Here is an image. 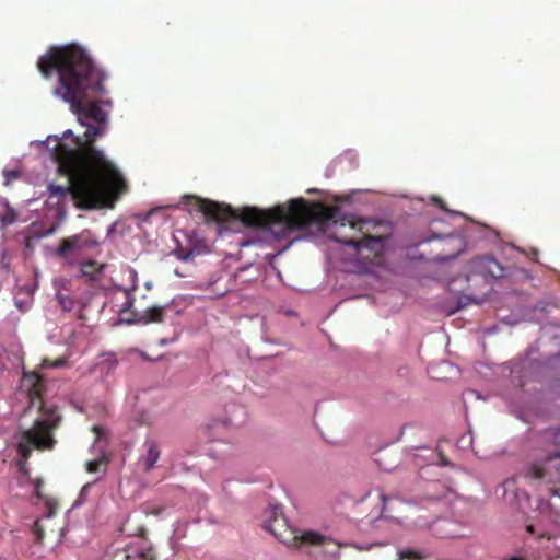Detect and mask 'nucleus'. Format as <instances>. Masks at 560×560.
I'll return each instance as SVG.
<instances>
[{
  "label": "nucleus",
  "mask_w": 560,
  "mask_h": 560,
  "mask_svg": "<svg viewBox=\"0 0 560 560\" xmlns=\"http://www.w3.org/2000/svg\"><path fill=\"white\" fill-rule=\"evenodd\" d=\"M37 69L45 79L57 74L52 94L70 105L82 126L84 138L71 130L58 141L54 158L59 173L68 177L66 186L50 184L49 200L60 206L71 196L79 209L113 208L127 191V182L117 166L94 148L95 139L104 133L107 114L98 98L106 93L105 74L86 49L77 44L54 46L37 60Z\"/></svg>",
  "instance_id": "nucleus-1"
},
{
  "label": "nucleus",
  "mask_w": 560,
  "mask_h": 560,
  "mask_svg": "<svg viewBox=\"0 0 560 560\" xmlns=\"http://www.w3.org/2000/svg\"><path fill=\"white\" fill-rule=\"evenodd\" d=\"M183 203L187 205L188 212H200L206 218L226 221L237 219L246 226L272 230L281 229L280 235L289 236L293 231L302 230L313 223H323L334 218L335 209L319 203H308L304 199L292 200L289 206L280 205L268 210L255 207L243 208L238 212L230 206L203 199L196 196H184Z\"/></svg>",
  "instance_id": "nucleus-2"
},
{
  "label": "nucleus",
  "mask_w": 560,
  "mask_h": 560,
  "mask_svg": "<svg viewBox=\"0 0 560 560\" xmlns=\"http://www.w3.org/2000/svg\"><path fill=\"white\" fill-rule=\"evenodd\" d=\"M65 365L66 360L62 358L43 359L38 370L31 372L23 370L21 387L26 390L30 399L25 412L35 413L33 424L22 431L18 443V452L24 462L30 458L33 450L52 451L58 443L55 432L61 425L62 416L56 404L44 399L46 382L39 370Z\"/></svg>",
  "instance_id": "nucleus-3"
},
{
  "label": "nucleus",
  "mask_w": 560,
  "mask_h": 560,
  "mask_svg": "<svg viewBox=\"0 0 560 560\" xmlns=\"http://www.w3.org/2000/svg\"><path fill=\"white\" fill-rule=\"evenodd\" d=\"M368 221L345 218L340 230L334 233V240L353 248L357 256L364 262L378 264L385 248L386 237L371 236L364 231Z\"/></svg>",
  "instance_id": "nucleus-4"
},
{
  "label": "nucleus",
  "mask_w": 560,
  "mask_h": 560,
  "mask_svg": "<svg viewBox=\"0 0 560 560\" xmlns=\"http://www.w3.org/2000/svg\"><path fill=\"white\" fill-rule=\"evenodd\" d=\"M264 527L276 538L289 547L301 548L306 545L326 546L331 541L330 538L319 535L316 532L307 530L299 534L289 526L280 505H269L262 515Z\"/></svg>",
  "instance_id": "nucleus-5"
},
{
  "label": "nucleus",
  "mask_w": 560,
  "mask_h": 560,
  "mask_svg": "<svg viewBox=\"0 0 560 560\" xmlns=\"http://www.w3.org/2000/svg\"><path fill=\"white\" fill-rule=\"evenodd\" d=\"M522 474L527 480L545 481L551 486L550 494L559 495L555 486L560 485V451L549 452L544 458L528 464Z\"/></svg>",
  "instance_id": "nucleus-6"
},
{
  "label": "nucleus",
  "mask_w": 560,
  "mask_h": 560,
  "mask_svg": "<svg viewBox=\"0 0 560 560\" xmlns=\"http://www.w3.org/2000/svg\"><path fill=\"white\" fill-rule=\"evenodd\" d=\"M98 246L97 237L91 230L84 229L80 233L60 240L55 255L65 260H73Z\"/></svg>",
  "instance_id": "nucleus-7"
},
{
  "label": "nucleus",
  "mask_w": 560,
  "mask_h": 560,
  "mask_svg": "<svg viewBox=\"0 0 560 560\" xmlns=\"http://www.w3.org/2000/svg\"><path fill=\"white\" fill-rule=\"evenodd\" d=\"M105 269L104 264H98L96 260H85L80 264V272L82 277L88 278L91 281H95L103 273Z\"/></svg>",
  "instance_id": "nucleus-8"
},
{
  "label": "nucleus",
  "mask_w": 560,
  "mask_h": 560,
  "mask_svg": "<svg viewBox=\"0 0 560 560\" xmlns=\"http://www.w3.org/2000/svg\"><path fill=\"white\" fill-rule=\"evenodd\" d=\"M165 307L164 306H152L143 311L137 322L143 325L151 323H162L164 320Z\"/></svg>",
  "instance_id": "nucleus-9"
},
{
  "label": "nucleus",
  "mask_w": 560,
  "mask_h": 560,
  "mask_svg": "<svg viewBox=\"0 0 560 560\" xmlns=\"http://www.w3.org/2000/svg\"><path fill=\"white\" fill-rule=\"evenodd\" d=\"M147 453L143 456V468L144 471H150L160 458L161 452L155 441L150 440L145 442Z\"/></svg>",
  "instance_id": "nucleus-10"
},
{
  "label": "nucleus",
  "mask_w": 560,
  "mask_h": 560,
  "mask_svg": "<svg viewBox=\"0 0 560 560\" xmlns=\"http://www.w3.org/2000/svg\"><path fill=\"white\" fill-rule=\"evenodd\" d=\"M469 265L471 272L467 277L468 281H470L476 276H480L485 280H488V264H486V256L474 258Z\"/></svg>",
  "instance_id": "nucleus-11"
},
{
  "label": "nucleus",
  "mask_w": 560,
  "mask_h": 560,
  "mask_svg": "<svg viewBox=\"0 0 560 560\" xmlns=\"http://www.w3.org/2000/svg\"><path fill=\"white\" fill-rule=\"evenodd\" d=\"M486 264H488V279H499L504 276L503 267L493 257L486 256Z\"/></svg>",
  "instance_id": "nucleus-12"
},
{
  "label": "nucleus",
  "mask_w": 560,
  "mask_h": 560,
  "mask_svg": "<svg viewBox=\"0 0 560 560\" xmlns=\"http://www.w3.org/2000/svg\"><path fill=\"white\" fill-rule=\"evenodd\" d=\"M107 463L108 460L103 456L94 460L88 462L85 467L89 472L95 474L100 471H105Z\"/></svg>",
  "instance_id": "nucleus-13"
},
{
  "label": "nucleus",
  "mask_w": 560,
  "mask_h": 560,
  "mask_svg": "<svg viewBox=\"0 0 560 560\" xmlns=\"http://www.w3.org/2000/svg\"><path fill=\"white\" fill-rule=\"evenodd\" d=\"M197 254L198 253L194 248L186 249L183 246H177L174 249V255L182 261L191 260L196 257Z\"/></svg>",
  "instance_id": "nucleus-14"
},
{
  "label": "nucleus",
  "mask_w": 560,
  "mask_h": 560,
  "mask_svg": "<svg viewBox=\"0 0 560 560\" xmlns=\"http://www.w3.org/2000/svg\"><path fill=\"white\" fill-rule=\"evenodd\" d=\"M58 299V303L60 305V307L66 311V312H70L73 306H74V300L69 296V295H63V294H59L57 296Z\"/></svg>",
  "instance_id": "nucleus-15"
},
{
  "label": "nucleus",
  "mask_w": 560,
  "mask_h": 560,
  "mask_svg": "<svg viewBox=\"0 0 560 560\" xmlns=\"http://www.w3.org/2000/svg\"><path fill=\"white\" fill-rule=\"evenodd\" d=\"M32 532L35 536V541L37 544H42L43 540H44V528L43 526L40 525V521L39 520H36L32 526Z\"/></svg>",
  "instance_id": "nucleus-16"
},
{
  "label": "nucleus",
  "mask_w": 560,
  "mask_h": 560,
  "mask_svg": "<svg viewBox=\"0 0 560 560\" xmlns=\"http://www.w3.org/2000/svg\"><path fill=\"white\" fill-rule=\"evenodd\" d=\"M398 555L400 560H420L422 558L420 552L410 549L401 550Z\"/></svg>",
  "instance_id": "nucleus-17"
},
{
  "label": "nucleus",
  "mask_w": 560,
  "mask_h": 560,
  "mask_svg": "<svg viewBox=\"0 0 560 560\" xmlns=\"http://www.w3.org/2000/svg\"><path fill=\"white\" fill-rule=\"evenodd\" d=\"M92 431L95 433L94 443L100 441L105 434V430L101 425H93Z\"/></svg>",
  "instance_id": "nucleus-18"
},
{
  "label": "nucleus",
  "mask_w": 560,
  "mask_h": 560,
  "mask_svg": "<svg viewBox=\"0 0 560 560\" xmlns=\"http://www.w3.org/2000/svg\"><path fill=\"white\" fill-rule=\"evenodd\" d=\"M138 560H156V559H155V556L153 555L152 550L148 549L145 551H142L139 555Z\"/></svg>",
  "instance_id": "nucleus-19"
},
{
  "label": "nucleus",
  "mask_w": 560,
  "mask_h": 560,
  "mask_svg": "<svg viewBox=\"0 0 560 560\" xmlns=\"http://www.w3.org/2000/svg\"><path fill=\"white\" fill-rule=\"evenodd\" d=\"M516 485V478H510L503 481L502 487L504 491L512 490Z\"/></svg>",
  "instance_id": "nucleus-20"
},
{
  "label": "nucleus",
  "mask_w": 560,
  "mask_h": 560,
  "mask_svg": "<svg viewBox=\"0 0 560 560\" xmlns=\"http://www.w3.org/2000/svg\"><path fill=\"white\" fill-rule=\"evenodd\" d=\"M4 174H5V177H7L5 184H9L11 178H16L18 177V172H15V171L5 172Z\"/></svg>",
  "instance_id": "nucleus-21"
},
{
  "label": "nucleus",
  "mask_w": 560,
  "mask_h": 560,
  "mask_svg": "<svg viewBox=\"0 0 560 560\" xmlns=\"http://www.w3.org/2000/svg\"><path fill=\"white\" fill-rule=\"evenodd\" d=\"M553 442L556 445H560V428L555 432Z\"/></svg>",
  "instance_id": "nucleus-22"
},
{
  "label": "nucleus",
  "mask_w": 560,
  "mask_h": 560,
  "mask_svg": "<svg viewBox=\"0 0 560 560\" xmlns=\"http://www.w3.org/2000/svg\"><path fill=\"white\" fill-rule=\"evenodd\" d=\"M355 549L360 550V551H366V550H370L372 548L373 545H369V546H359V545H352Z\"/></svg>",
  "instance_id": "nucleus-23"
},
{
  "label": "nucleus",
  "mask_w": 560,
  "mask_h": 560,
  "mask_svg": "<svg viewBox=\"0 0 560 560\" xmlns=\"http://www.w3.org/2000/svg\"><path fill=\"white\" fill-rule=\"evenodd\" d=\"M380 499H381V501H382V503H383L382 511H384V510H385V508H386V502H387V500H388V497H387L386 494H383V493H382V494L380 495Z\"/></svg>",
  "instance_id": "nucleus-24"
},
{
  "label": "nucleus",
  "mask_w": 560,
  "mask_h": 560,
  "mask_svg": "<svg viewBox=\"0 0 560 560\" xmlns=\"http://www.w3.org/2000/svg\"><path fill=\"white\" fill-rule=\"evenodd\" d=\"M433 202H434V203H436V205H439L441 208H443V201H442V199H441V198H439V197H434V198H433Z\"/></svg>",
  "instance_id": "nucleus-25"
},
{
  "label": "nucleus",
  "mask_w": 560,
  "mask_h": 560,
  "mask_svg": "<svg viewBox=\"0 0 560 560\" xmlns=\"http://www.w3.org/2000/svg\"><path fill=\"white\" fill-rule=\"evenodd\" d=\"M163 510H164L163 508H156V509L152 510L151 513L154 515H159L163 512Z\"/></svg>",
  "instance_id": "nucleus-26"
},
{
  "label": "nucleus",
  "mask_w": 560,
  "mask_h": 560,
  "mask_svg": "<svg viewBox=\"0 0 560 560\" xmlns=\"http://www.w3.org/2000/svg\"><path fill=\"white\" fill-rule=\"evenodd\" d=\"M444 497H445V494L441 493V494H436V495H430V499H432V500H440V499H442Z\"/></svg>",
  "instance_id": "nucleus-27"
},
{
  "label": "nucleus",
  "mask_w": 560,
  "mask_h": 560,
  "mask_svg": "<svg viewBox=\"0 0 560 560\" xmlns=\"http://www.w3.org/2000/svg\"><path fill=\"white\" fill-rule=\"evenodd\" d=\"M441 464L443 466H447L448 465V462L446 460V458L444 456H441Z\"/></svg>",
  "instance_id": "nucleus-28"
},
{
  "label": "nucleus",
  "mask_w": 560,
  "mask_h": 560,
  "mask_svg": "<svg viewBox=\"0 0 560 560\" xmlns=\"http://www.w3.org/2000/svg\"><path fill=\"white\" fill-rule=\"evenodd\" d=\"M90 487H91V483H86V485L82 488L81 492H82V493L86 492V491H88V489H89Z\"/></svg>",
  "instance_id": "nucleus-29"
},
{
  "label": "nucleus",
  "mask_w": 560,
  "mask_h": 560,
  "mask_svg": "<svg viewBox=\"0 0 560 560\" xmlns=\"http://www.w3.org/2000/svg\"><path fill=\"white\" fill-rule=\"evenodd\" d=\"M52 514H54V509L51 506H49L47 517H51Z\"/></svg>",
  "instance_id": "nucleus-30"
},
{
  "label": "nucleus",
  "mask_w": 560,
  "mask_h": 560,
  "mask_svg": "<svg viewBox=\"0 0 560 560\" xmlns=\"http://www.w3.org/2000/svg\"><path fill=\"white\" fill-rule=\"evenodd\" d=\"M526 529H527L528 533H532V534L534 533V526L533 525H528L526 527Z\"/></svg>",
  "instance_id": "nucleus-31"
},
{
  "label": "nucleus",
  "mask_w": 560,
  "mask_h": 560,
  "mask_svg": "<svg viewBox=\"0 0 560 560\" xmlns=\"http://www.w3.org/2000/svg\"><path fill=\"white\" fill-rule=\"evenodd\" d=\"M334 545L336 546L337 549H339L342 545L339 544V542H334Z\"/></svg>",
  "instance_id": "nucleus-32"
}]
</instances>
